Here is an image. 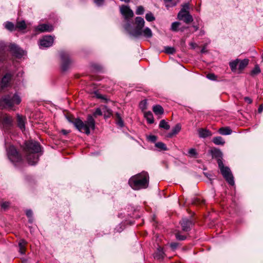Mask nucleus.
<instances>
[{
    "mask_svg": "<svg viewBox=\"0 0 263 263\" xmlns=\"http://www.w3.org/2000/svg\"><path fill=\"white\" fill-rule=\"evenodd\" d=\"M26 215L28 217H30L32 215V212L31 210H27L26 211Z\"/></svg>",
    "mask_w": 263,
    "mask_h": 263,
    "instance_id": "53",
    "label": "nucleus"
},
{
    "mask_svg": "<svg viewBox=\"0 0 263 263\" xmlns=\"http://www.w3.org/2000/svg\"><path fill=\"white\" fill-rule=\"evenodd\" d=\"M191 45H192L193 47H194V44L193 43H191Z\"/></svg>",
    "mask_w": 263,
    "mask_h": 263,
    "instance_id": "61",
    "label": "nucleus"
},
{
    "mask_svg": "<svg viewBox=\"0 0 263 263\" xmlns=\"http://www.w3.org/2000/svg\"><path fill=\"white\" fill-rule=\"evenodd\" d=\"M179 245V243L177 242H172L170 243V247L173 250H175L177 249Z\"/></svg>",
    "mask_w": 263,
    "mask_h": 263,
    "instance_id": "49",
    "label": "nucleus"
},
{
    "mask_svg": "<svg viewBox=\"0 0 263 263\" xmlns=\"http://www.w3.org/2000/svg\"><path fill=\"white\" fill-rule=\"evenodd\" d=\"M155 146L157 148H158L160 151H167V148L166 145L162 142H156L155 143Z\"/></svg>",
    "mask_w": 263,
    "mask_h": 263,
    "instance_id": "31",
    "label": "nucleus"
},
{
    "mask_svg": "<svg viewBox=\"0 0 263 263\" xmlns=\"http://www.w3.org/2000/svg\"><path fill=\"white\" fill-rule=\"evenodd\" d=\"M26 118L25 117L17 114L16 115V122L17 126L22 130H23L25 128V122Z\"/></svg>",
    "mask_w": 263,
    "mask_h": 263,
    "instance_id": "17",
    "label": "nucleus"
},
{
    "mask_svg": "<svg viewBox=\"0 0 263 263\" xmlns=\"http://www.w3.org/2000/svg\"><path fill=\"white\" fill-rule=\"evenodd\" d=\"M204 34V31H201L200 32V34H201V35H203V34Z\"/></svg>",
    "mask_w": 263,
    "mask_h": 263,
    "instance_id": "59",
    "label": "nucleus"
},
{
    "mask_svg": "<svg viewBox=\"0 0 263 263\" xmlns=\"http://www.w3.org/2000/svg\"><path fill=\"white\" fill-rule=\"evenodd\" d=\"M62 133L64 135H66L68 132L67 130L63 129V130H62Z\"/></svg>",
    "mask_w": 263,
    "mask_h": 263,
    "instance_id": "55",
    "label": "nucleus"
},
{
    "mask_svg": "<svg viewBox=\"0 0 263 263\" xmlns=\"http://www.w3.org/2000/svg\"><path fill=\"white\" fill-rule=\"evenodd\" d=\"M218 164L223 177L229 184L233 185L234 184V177L230 169L227 166H224L222 161L220 159L218 160Z\"/></svg>",
    "mask_w": 263,
    "mask_h": 263,
    "instance_id": "6",
    "label": "nucleus"
},
{
    "mask_svg": "<svg viewBox=\"0 0 263 263\" xmlns=\"http://www.w3.org/2000/svg\"><path fill=\"white\" fill-rule=\"evenodd\" d=\"M165 7L168 9L170 7H172L175 6L177 2L175 1V0H164Z\"/></svg>",
    "mask_w": 263,
    "mask_h": 263,
    "instance_id": "30",
    "label": "nucleus"
},
{
    "mask_svg": "<svg viewBox=\"0 0 263 263\" xmlns=\"http://www.w3.org/2000/svg\"><path fill=\"white\" fill-rule=\"evenodd\" d=\"M181 126L180 124H177L173 128L172 132L168 134L167 137L168 138H172L174 135L177 134L181 130Z\"/></svg>",
    "mask_w": 263,
    "mask_h": 263,
    "instance_id": "20",
    "label": "nucleus"
},
{
    "mask_svg": "<svg viewBox=\"0 0 263 263\" xmlns=\"http://www.w3.org/2000/svg\"><path fill=\"white\" fill-rule=\"evenodd\" d=\"M218 132L220 134L222 135H230L232 131L229 127H221L219 129Z\"/></svg>",
    "mask_w": 263,
    "mask_h": 263,
    "instance_id": "22",
    "label": "nucleus"
},
{
    "mask_svg": "<svg viewBox=\"0 0 263 263\" xmlns=\"http://www.w3.org/2000/svg\"><path fill=\"white\" fill-rule=\"evenodd\" d=\"M53 30V27L52 25L49 24H40L35 28V31L42 32H51Z\"/></svg>",
    "mask_w": 263,
    "mask_h": 263,
    "instance_id": "16",
    "label": "nucleus"
},
{
    "mask_svg": "<svg viewBox=\"0 0 263 263\" xmlns=\"http://www.w3.org/2000/svg\"><path fill=\"white\" fill-rule=\"evenodd\" d=\"M180 23L178 22H174L172 24L171 29L173 31H178V27L180 26Z\"/></svg>",
    "mask_w": 263,
    "mask_h": 263,
    "instance_id": "36",
    "label": "nucleus"
},
{
    "mask_svg": "<svg viewBox=\"0 0 263 263\" xmlns=\"http://www.w3.org/2000/svg\"><path fill=\"white\" fill-rule=\"evenodd\" d=\"M144 117L146 119L147 122L149 124H152L154 122L153 115L151 111L145 112L144 114Z\"/></svg>",
    "mask_w": 263,
    "mask_h": 263,
    "instance_id": "26",
    "label": "nucleus"
},
{
    "mask_svg": "<svg viewBox=\"0 0 263 263\" xmlns=\"http://www.w3.org/2000/svg\"><path fill=\"white\" fill-rule=\"evenodd\" d=\"M40 152L41 146L38 142L30 140L25 143L24 152L29 164L34 165L38 162L41 155Z\"/></svg>",
    "mask_w": 263,
    "mask_h": 263,
    "instance_id": "1",
    "label": "nucleus"
},
{
    "mask_svg": "<svg viewBox=\"0 0 263 263\" xmlns=\"http://www.w3.org/2000/svg\"><path fill=\"white\" fill-rule=\"evenodd\" d=\"M60 57L61 59V68L62 70H67L70 64L72 63V61L69 55V54L64 51H62L60 53Z\"/></svg>",
    "mask_w": 263,
    "mask_h": 263,
    "instance_id": "10",
    "label": "nucleus"
},
{
    "mask_svg": "<svg viewBox=\"0 0 263 263\" xmlns=\"http://www.w3.org/2000/svg\"><path fill=\"white\" fill-rule=\"evenodd\" d=\"M67 119L70 122L73 123L76 128L80 132L90 134V130H93L95 128V121L92 115H89L87 116V120L85 122L82 121L78 118L68 117Z\"/></svg>",
    "mask_w": 263,
    "mask_h": 263,
    "instance_id": "2",
    "label": "nucleus"
},
{
    "mask_svg": "<svg viewBox=\"0 0 263 263\" xmlns=\"http://www.w3.org/2000/svg\"><path fill=\"white\" fill-rule=\"evenodd\" d=\"M105 112H103L105 118L109 117L111 115V111L110 109L107 108V109H105Z\"/></svg>",
    "mask_w": 263,
    "mask_h": 263,
    "instance_id": "43",
    "label": "nucleus"
},
{
    "mask_svg": "<svg viewBox=\"0 0 263 263\" xmlns=\"http://www.w3.org/2000/svg\"><path fill=\"white\" fill-rule=\"evenodd\" d=\"M206 77L211 80H216V76L213 73H209L206 75Z\"/></svg>",
    "mask_w": 263,
    "mask_h": 263,
    "instance_id": "48",
    "label": "nucleus"
},
{
    "mask_svg": "<svg viewBox=\"0 0 263 263\" xmlns=\"http://www.w3.org/2000/svg\"><path fill=\"white\" fill-rule=\"evenodd\" d=\"M192 203L196 205H201L205 204V200L200 197H197L193 199Z\"/></svg>",
    "mask_w": 263,
    "mask_h": 263,
    "instance_id": "33",
    "label": "nucleus"
},
{
    "mask_svg": "<svg viewBox=\"0 0 263 263\" xmlns=\"http://www.w3.org/2000/svg\"><path fill=\"white\" fill-rule=\"evenodd\" d=\"M165 256L163 248L159 247L154 254V258L158 260H162Z\"/></svg>",
    "mask_w": 263,
    "mask_h": 263,
    "instance_id": "18",
    "label": "nucleus"
},
{
    "mask_svg": "<svg viewBox=\"0 0 263 263\" xmlns=\"http://www.w3.org/2000/svg\"><path fill=\"white\" fill-rule=\"evenodd\" d=\"M260 72V68L258 65L255 66L254 68L251 71V74L253 76L259 73Z\"/></svg>",
    "mask_w": 263,
    "mask_h": 263,
    "instance_id": "37",
    "label": "nucleus"
},
{
    "mask_svg": "<svg viewBox=\"0 0 263 263\" xmlns=\"http://www.w3.org/2000/svg\"><path fill=\"white\" fill-rule=\"evenodd\" d=\"M199 136L200 138H206L212 136V133L206 129L200 128L198 130Z\"/></svg>",
    "mask_w": 263,
    "mask_h": 263,
    "instance_id": "19",
    "label": "nucleus"
},
{
    "mask_svg": "<svg viewBox=\"0 0 263 263\" xmlns=\"http://www.w3.org/2000/svg\"><path fill=\"white\" fill-rule=\"evenodd\" d=\"M211 175H210V176H207V177H208V178H209L210 180H211V179H212V178H211Z\"/></svg>",
    "mask_w": 263,
    "mask_h": 263,
    "instance_id": "60",
    "label": "nucleus"
},
{
    "mask_svg": "<svg viewBox=\"0 0 263 263\" xmlns=\"http://www.w3.org/2000/svg\"><path fill=\"white\" fill-rule=\"evenodd\" d=\"M182 7L180 11H183V12H189V9L190 8L189 3H185L182 5Z\"/></svg>",
    "mask_w": 263,
    "mask_h": 263,
    "instance_id": "42",
    "label": "nucleus"
},
{
    "mask_svg": "<svg viewBox=\"0 0 263 263\" xmlns=\"http://www.w3.org/2000/svg\"><path fill=\"white\" fill-rule=\"evenodd\" d=\"M178 18L180 20H183L186 24H189L193 21V17L190 14L189 12L180 11L178 14Z\"/></svg>",
    "mask_w": 263,
    "mask_h": 263,
    "instance_id": "12",
    "label": "nucleus"
},
{
    "mask_svg": "<svg viewBox=\"0 0 263 263\" xmlns=\"http://www.w3.org/2000/svg\"><path fill=\"white\" fill-rule=\"evenodd\" d=\"M263 110V105L261 104L260 105L259 107H258V111L259 113H261Z\"/></svg>",
    "mask_w": 263,
    "mask_h": 263,
    "instance_id": "54",
    "label": "nucleus"
},
{
    "mask_svg": "<svg viewBox=\"0 0 263 263\" xmlns=\"http://www.w3.org/2000/svg\"><path fill=\"white\" fill-rule=\"evenodd\" d=\"M175 236L176 239L179 240H184L186 239V236L180 235L179 233H176Z\"/></svg>",
    "mask_w": 263,
    "mask_h": 263,
    "instance_id": "45",
    "label": "nucleus"
},
{
    "mask_svg": "<svg viewBox=\"0 0 263 263\" xmlns=\"http://www.w3.org/2000/svg\"><path fill=\"white\" fill-rule=\"evenodd\" d=\"M26 27V24L24 21L17 22L15 26V28H17L20 30H24Z\"/></svg>",
    "mask_w": 263,
    "mask_h": 263,
    "instance_id": "29",
    "label": "nucleus"
},
{
    "mask_svg": "<svg viewBox=\"0 0 263 263\" xmlns=\"http://www.w3.org/2000/svg\"><path fill=\"white\" fill-rule=\"evenodd\" d=\"M212 141L216 145H223L225 143L224 139L220 136L214 137Z\"/></svg>",
    "mask_w": 263,
    "mask_h": 263,
    "instance_id": "24",
    "label": "nucleus"
},
{
    "mask_svg": "<svg viewBox=\"0 0 263 263\" xmlns=\"http://www.w3.org/2000/svg\"><path fill=\"white\" fill-rule=\"evenodd\" d=\"M96 97L97 98L101 99H103V100H106V99L105 98V97L104 96H102L101 94L96 93Z\"/></svg>",
    "mask_w": 263,
    "mask_h": 263,
    "instance_id": "51",
    "label": "nucleus"
},
{
    "mask_svg": "<svg viewBox=\"0 0 263 263\" xmlns=\"http://www.w3.org/2000/svg\"><path fill=\"white\" fill-rule=\"evenodd\" d=\"M94 2L98 6H100L103 4L104 0H93Z\"/></svg>",
    "mask_w": 263,
    "mask_h": 263,
    "instance_id": "50",
    "label": "nucleus"
},
{
    "mask_svg": "<svg viewBox=\"0 0 263 263\" xmlns=\"http://www.w3.org/2000/svg\"><path fill=\"white\" fill-rule=\"evenodd\" d=\"M216 153H218V154H221V152H220V151H219V150H216Z\"/></svg>",
    "mask_w": 263,
    "mask_h": 263,
    "instance_id": "58",
    "label": "nucleus"
},
{
    "mask_svg": "<svg viewBox=\"0 0 263 263\" xmlns=\"http://www.w3.org/2000/svg\"><path fill=\"white\" fill-rule=\"evenodd\" d=\"M142 35L146 38H151L153 35V33L152 30L149 28L146 27L142 30Z\"/></svg>",
    "mask_w": 263,
    "mask_h": 263,
    "instance_id": "28",
    "label": "nucleus"
},
{
    "mask_svg": "<svg viewBox=\"0 0 263 263\" xmlns=\"http://www.w3.org/2000/svg\"><path fill=\"white\" fill-rule=\"evenodd\" d=\"M26 241L24 239H21L18 242L19 252L21 254H24L26 251Z\"/></svg>",
    "mask_w": 263,
    "mask_h": 263,
    "instance_id": "21",
    "label": "nucleus"
},
{
    "mask_svg": "<svg viewBox=\"0 0 263 263\" xmlns=\"http://www.w3.org/2000/svg\"><path fill=\"white\" fill-rule=\"evenodd\" d=\"M0 123L6 130H8L12 127L13 120L11 116L0 112Z\"/></svg>",
    "mask_w": 263,
    "mask_h": 263,
    "instance_id": "9",
    "label": "nucleus"
},
{
    "mask_svg": "<svg viewBox=\"0 0 263 263\" xmlns=\"http://www.w3.org/2000/svg\"><path fill=\"white\" fill-rule=\"evenodd\" d=\"M157 137L154 135H151L148 137V140L152 142H155L157 140Z\"/></svg>",
    "mask_w": 263,
    "mask_h": 263,
    "instance_id": "47",
    "label": "nucleus"
},
{
    "mask_svg": "<svg viewBox=\"0 0 263 263\" xmlns=\"http://www.w3.org/2000/svg\"><path fill=\"white\" fill-rule=\"evenodd\" d=\"M5 27L6 29L10 31H13L15 29V27L14 24L11 22H7L5 25Z\"/></svg>",
    "mask_w": 263,
    "mask_h": 263,
    "instance_id": "35",
    "label": "nucleus"
},
{
    "mask_svg": "<svg viewBox=\"0 0 263 263\" xmlns=\"http://www.w3.org/2000/svg\"><path fill=\"white\" fill-rule=\"evenodd\" d=\"M175 51H176L175 49L173 47H168V46L165 47V52L166 53L173 54L175 52Z\"/></svg>",
    "mask_w": 263,
    "mask_h": 263,
    "instance_id": "39",
    "label": "nucleus"
},
{
    "mask_svg": "<svg viewBox=\"0 0 263 263\" xmlns=\"http://www.w3.org/2000/svg\"><path fill=\"white\" fill-rule=\"evenodd\" d=\"M145 18L148 22H152L155 20V17L151 12L146 13Z\"/></svg>",
    "mask_w": 263,
    "mask_h": 263,
    "instance_id": "38",
    "label": "nucleus"
},
{
    "mask_svg": "<svg viewBox=\"0 0 263 263\" xmlns=\"http://www.w3.org/2000/svg\"><path fill=\"white\" fill-rule=\"evenodd\" d=\"M121 1H122V2H125L126 3H128L129 2L130 0H120Z\"/></svg>",
    "mask_w": 263,
    "mask_h": 263,
    "instance_id": "57",
    "label": "nucleus"
},
{
    "mask_svg": "<svg viewBox=\"0 0 263 263\" xmlns=\"http://www.w3.org/2000/svg\"><path fill=\"white\" fill-rule=\"evenodd\" d=\"M144 12V8L141 6H139L137 8V10L136 11V13L137 15H141V14H143Z\"/></svg>",
    "mask_w": 263,
    "mask_h": 263,
    "instance_id": "41",
    "label": "nucleus"
},
{
    "mask_svg": "<svg viewBox=\"0 0 263 263\" xmlns=\"http://www.w3.org/2000/svg\"><path fill=\"white\" fill-rule=\"evenodd\" d=\"M120 11L125 19L131 18L134 16L133 11L127 6H122L121 7Z\"/></svg>",
    "mask_w": 263,
    "mask_h": 263,
    "instance_id": "15",
    "label": "nucleus"
},
{
    "mask_svg": "<svg viewBox=\"0 0 263 263\" xmlns=\"http://www.w3.org/2000/svg\"><path fill=\"white\" fill-rule=\"evenodd\" d=\"M189 154L191 157H196L197 153L195 148H191L189 151Z\"/></svg>",
    "mask_w": 263,
    "mask_h": 263,
    "instance_id": "40",
    "label": "nucleus"
},
{
    "mask_svg": "<svg viewBox=\"0 0 263 263\" xmlns=\"http://www.w3.org/2000/svg\"><path fill=\"white\" fill-rule=\"evenodd\" d=\"M149 176L147 172H143L132 177L129 181V185L134 190L146 189L148 185Z\"/></svg>",
    "mask_w": 263,
    "mask_h": 263,
    "instance_id": "3",
    "label": "nucleus"
},
{
    "mask_svg": "<svg viewBox=\"0 0 263 263\" xmlns=\"http://www.w3.org/2000/svg\"><path fill=\"white\" fill-rule=\"evenodd\" d=\"M10 205L9 202H4L1 204V207L4 210H6Z\"/></svg>",
    "mask_w": 263,
    "mask_h": 263,
    "instance_id": "46",
    "label": "nucleus"
},
{
    "mask_svg": "<svg viewBox=\"0 0 263 263\" xmlns=\"http://www.w3.org/2000/svg\"><path fill=\"white\" fill-rule=\"evenodd\" d=\"M239 62V60L236 59L233 61H232L230 63V67L232 70V71H234L236 70L237 66L238 65V63Z\"/></svg>",
    "mask_w": 263,
    "mask_h": 263,
    "instance_id": "32",
    "label": "nucleus"
},
{
    "mask_svg": "<svg viewBox=\"0 0 263 263\" xmlns=\"http://www.w3.org/2000/svg\"><path fill=\"white\" fill-rule=\"evenodd\" d=\"M153 110L156 115H162L164 112V110L162 107L159 105L154 106Z\"/></svg>",
    "mask_w": 263,
    "mask_h": 263,
    "instance_id": "23",
    "label": "nucleus"
},
{
    "mask_svg": "<svg viewBox=\"0 0 263 263\" xmlns=\"http://www.w3.org/2000/svg\"><path fill=\"white\" fill-rule=\"evenodd\" d=\"M9 50L17 58H21L24 54V51L14 44L7 46L3 42H0V63L6 58V52Z\"/></svg>",
    "mask_w": 263,
    "mask_h": 263,
    "instance_id": "4",
    "label": "nucleus"
},
{
    "mask_svg": "<svg viewBox=\"0 0 263 263\" xmlns=\"http://www.w3.org/2000/svg\"><path fill=\"white\" fill-rule=\"evenodd\" d=\"M144 20L141 17H137L135 18L136 27L133 30L132 34L134 36L137 37L142 34V28L144 26Z\"/></svg>",
    "mask_w": 263,
    "mask_h": 263,
    "instance_id": "8",
    "label": "nucleus"
},
{
    "mask_svg": "<svg viewBox=\"0 0 263 263\" xmlns=\"http://www.w3.org/2000/svg\"><path fill=\"white\" fill-rule=\"evenodd\" d=\"M54 37L51 35H46L40 40V45L42 47H49L53 43Z\"/></svg>",
    "mask_w": 263,
    "mask_h": 263,
    "instance_id": "11",
    "label": "nucleus"
},
{
    "mask_svg": "<svg viewBox=\"0 0 263 263\" xmlns=\"http://www.w3.org/2000/svg\"><path fill=\"white\" fill-rule=\"evenodd\" d=\"M244 100H245V101L246 102H247L248 104H251V103H252V99H251V98H250L249 97H245V98H244Z\"/></svg>",
    "mask_w": 263,
    "mask_h": 263,
    "instance_id": "52",
    "label": "nucleus"
},
{
    "mask_svg": "<svg viewBox=\"0 0 263 263\" xmlns=\"http://www.w3.org/2000/svg\"><path fill=\"white\" fill-rule=\"evenodd\" d=\"M193 28L195 29V31L197 30L199 28V27L197 26H193Z\"/></svg>",
    "mask_w": 263,
    "mask_h": 263,
    "instance_id": "56",
    "label": "nucleus"
},
{
    "mask_svg": "<svg viewBox=\"0 0 263 263\" xmlns=\"http://www.w3.org/2000/svg\"><path fill=\"white\" fill-rule=\"evenodd\" d=\"M249 64V60L244 59L243 60L240 61L238 63V69L239 70L241 71L243 70Z\"/></svg>",
    "mask_w": 263,
    "mask_h": 263,
    "instance_id": "27",
    "label": "nucleus"
},
{
    "mask_svg": "<svg viewBox=\"0 0 263 263\" xmlns=\"http://www.w3.org/2000/svg\"><path fill=\"white\" fill-rule=\"evenodd\" d=\"M180 224L181 225L182 230L187 232L191 230L193 225V222L191 219L183 218L180 221Z\"/></svg>",
    "mask_w": 263,
    "mask_h": 263,
    "instance_id": "14",
    "label": "nucleus"
},
{
    "mask_svg": "<svg viewBox=\"0 0 263 263\" xmlns=\"http://www.w3.org/2000/svg\"><path fill=\"white\" fill-rule=\"evenodd\" d=\"M21 102V98L17 93L5 95L0 100V108H12L15 105H18Z\"/></svg>",
    "mask_w": 263,
    "mask_h": 263,
    "instance_id": "5",
    "label": "nucleus"
},
{
    "mask_svg": "<svg viewBox=\"0 0 263 263\" xmlns=\"http://www.w3.org/2000/svg\"><path fill=\"white\" fill-rule=\"evenodd\" d=\"M159 126L160 128H163L165 130H168L170 128V126L168 123L166 122L164 120H162L160 122Z\"/></svg>",
    "mask_w": 263,
    "mask_h": 263,
    "instance_id": "34",
    "label": "nucleus"
},
{
    "mask_svg": "<svg viewBox=\"0 0 263 263\" xmlns=\"http://www.w3.org/2000/svg\"><path fill=\"white\" fill-rule=\"evenodd\" d=\"M7 155L9 160L13 163L18 162L22 160L21 156L12 145L7 148Z\"/></svg>",
    "mask_w": 263,
    "mask_h": 263,
    "instance_id": "7",
    "label": "nucleus"
},
{
    "mask_svg": "<svg viewBox=\"0 0 263 263\" xmlns=\"http://www.w3.org/2000/svg\"><path fill=\"white\" fill-rule=\"evenodd\" d=\"M105 109H107V107L105 106H102L101 109L100 108H97L93 112V116L95 117H97L98 116H102L103 115V112H105Z\"/></svg>",
    "mask_w": 263,
    "mask_h": 263,
    "instance_id": "25",
    "label": "nucleus"
},
{
    "mask_svg": "<svg viewBox=\"0 0 263 263\" xmlns=\"http://www.w3.org/2000/svg\"><path fill=\"white\" fill-rule=\"evenodd\" d=\"M116 116H117V117L118 119L117 121V124L121 127H122L123 126V122L122 119L121 118L119 114H117Z\"/></svg>",
    "mask_w": 263,
    "mask_h": 263,
    "instance_id": "44",
    "label": "nucleus"
},
{
    "mask_svg": "<svg viewBox=\"0 0 263 263\" xmlns=\"http://www.w3.org/2000/svg\"><path fill=\"white\" fill-rule=\"evenodd\" d=\"M12 75L10 73H6L0 82V88L4 89L8 87L10 83Z\"/></svg>",
    "mask_w": 263,
    "mask_h": 263,
    "instance_id": "13",
    "label": "nucleus"
}]
</instances>
